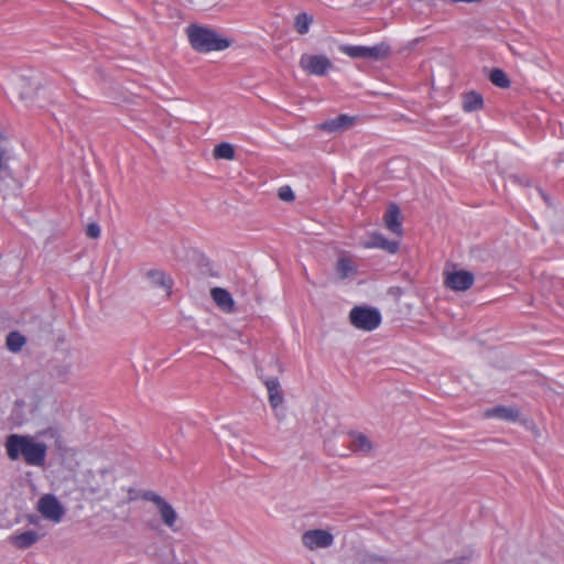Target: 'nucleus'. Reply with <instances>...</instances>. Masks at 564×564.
Returning <instances> with one entry per match:
<instances>
[{
  "label": "nucleus",
  "instance_id": "18",
  "mask_svg": "<svg viewBox=\"0 0 564 564\" xmlns=\"http://www.w3.org/2000/svg\"><path fill=\"white\" fill-rule=\"evenodd\" d=\"M352 122L354 118L347 115H339L334 119L323 122L321 127L323 130L335 132L349 128L352 124Z\"/></svg>",
  "mask_w": 564,
  "mask_h": 564
},
{
  "label": "nucleus",
  "instance_id": "26",
  "mask_svg": "<svg viewBox=\"0 0 564 564\" xmlns=\"http://www.w3.org/2000/svg\"><path fill=\"white\" fill-rule=\"evenodd\" d=\"M340 52L351 58H365L366 59V46L362 45H348L344 44L339 47Z\"/></svg>",
  "mask_w": 564,
  "mask_h": 564
},
{
  "label": "nucleus",
  "instance_id": "28",
  "mask_svg": "<svg viewBox=\"0 0 564 564\" xmlns=\"http://www.w3.org/2000/svg\"><path fill=\"white\" fill-rule=\"evenodd\" d=\"M278 196L280 199L284 202H292L294 200L295 196L290 186H282L279 188Z\"/></svg>",
  "mask_w": 564,
  "mask_h": 564
},
{
  "label": "nucleus",
  "instance_id": "27",
  "mask_svg": "<svg viewBox=\"0 0 564 564\" xmlns=\"http://www.w3.org/2000/svg\"><path fill=\"white\" fill-rule=\"evenodd\" d=\"M70 371L72 365L68 362H62L53 366L51 375L57 380L64 382L67 380L68 376L70 375Z\"/></svg>",
  "mask_w": 564,
  "mask_h": 564
},
{
  "label": "nucleus",
  "instance_id": "16",
  "mask_svg": "<svg viewBox=\"0 0 564 564\" xmlns=\"http://www.w3.org/2000/svg\"><path fill=\"white\" fill-rule=\"evenodd\" d=\"M392 53L391 46L387 42H380L373 46H366V59L383 61L387 59Z\"/></svg>",
  "mask_w": 564,
  "mask_h": 564
},
{
  "label": "nucleus",
  "instance_id": "1",
  "mask_svg": "<svg viewBox=\"0 0 564 564\" xmlns=\"http://www.w3.org/2000/svg\"><path fill=\"white\" fill-rule=\"evenodd\" d=\"M45 438L59 442L61 435L54 427L39 431L35 435L10 434L6 438L4 447L10 460L23 459L28 466L43 467L46 462L48 445Z\"/></svg>",
  "mask_w": 564,
  "mask_h": 564
},
{
  "label": "nucleus",
  "instance_id": "7",
  "mask_svg": "<svg viewBox=\"0 0 564 564\" xmlns=\"http://www.w3.org/2000/svg\"><path fill=\"white\" fill-rule=\"evenodd\" d=\"M37 511L43 518L51 520L55 523L62 521L65 510L58 499L53 495H44L39 499Z\"/></svg>",
  "mask_w": 564,
  "mask_h": 564
},
{
  "label": "nucleus",
  "instance_id": "3",
  "mask_svg": "<svg viewBox=\"0 0 564 564\" xmlns=\"http://www.w3.org/2000/svg\"><path fill=\"white\" fill-rule=\"evenodd\" d=\"M140 498L144 501L153 502L158 509L162 522L170 528L173 532L178 529L175 527L178 516L175 509L159 494L153 490H143Z\"/></svg>",
  "mask_w": 564,
  "mask_h": 564
},
{
  "label": "nucleus",
  "instance_id": "6",
  "mask_svg": "<svg viewBox=\"0 0 564 564\" xmlns=\"http://www.w3.org/2000/svg\"><path fill=\"white\" fill-rule=\"evenodd\" d=\"M475 282V276L467 270H445L444 285L455 292H464L469 290Z\"/></svg>",
  "mask_w": 564,
  "mask_h": 564
},
{
  "label": "nucleus",
  "instance_id": "9",
  "mask_svg": "<svg viewBox=\"0 0 564 564\" xmlns=\"http://www.w3.org/2000/svg\"><path fill=\"white\" fill-rule=\"evenodd\" d=\"M300 66L308 74L323 76L333 67V64L325 55H303Z\"/></svg>",
  "mask_w": 564,
  "mask_h": 564
},
{
  "label": "nucleus",
  "instance_id": "21",
  "mask_svg": "<svg viewBox=\"0 0 564 564\" xmlns=\"http://www.w3.org/2000/svg\"><path fill=\"white\" fill-rule=\"evenodd\" d=\"M351 443L350 448L354 452H361L364 454H368L372 449L371 441L362 433H352L351 434Z\"/></svg>",
  "mask_w": 564,
  "mask_h": 564
},
{
  "label": "nucleus",
  "instance_id": "30",
  "mask_svg": "<svg viewBox=\"0 0 564 564\" xmlns=\"http://www.w3.org/2000/svg\"><path fill=\"white\" fill-rule=\"evenodd\" d=\"M474 555V551L469 550L466 552V554L455 557L453 560H449L447 564H468Z\"/></svg>",
  "mask_w": 564,
  "mask_h": 564
},
{
  "label": "nucleus",
  "instance_id": "2",
  "mask_svg": "<svg viewBox=\"0 0 564 564\" xmlns=\"http://www.w3.org/2000/svg\"><path fill=\"white\" fill-rule=\"evenodd\" d=\"M188 42L194 51L198 53H209L213 51H224L230 46V41L223 37L214 29L189 24L186 28Z\"/></svg>",
  "mask_w": 564,
  "mask_h": 564
},
{
  "label": "nucleus",
  "instance_id": "17",
  "mask_svg": "<svg viewBox=\"0 0 564 564\" xmlns=\"http://www.w3.org/2000/svg\"><path fill=\"white\" fill-rule=\"evenodd\" d=\"M147 276L151 285L162 288L166 291V296H170L172 289V280L163 271L150 270Z\"/></svg>",
  "mask_w": 564,
  "mask_h": 564
},
{
  "label": "nucleus",
  "instance_id": "14",
  "mask_svg": "<svg viewBox=\"0 0 564 564\" xmlns=\"http://www.w3.org/2000/svg\"><path fill=\"white\" fill-rule=\"evenodd\" d=\"M264 386L268 390L270 405L272 409H276L284 400L278 378L265 379Z\"/></svg>",
  "mask_w": 564,
  "mask_h": 564
},
{
  "label": "nucleus",
  "instance_id": "15",
  "mask_svg": "<svg viewBox=\"0 0 564 564\" xmlns=\"http://www.w3.org/2000/svg\"><path fill=\"white\" fill-rule=\"evenodd\" d=\"M39 534L33 530L24 531L19 534H13L9 538L11 544H13L19 550H26L31 547L39 541Z\"/></svg>",
  "mask_w": 564,
  "mask_h": 564
},
{
  "label": "nucleus",
  "instance_id": "8",
  "mask_svg": "<svg viewBox=\"0 0 564 564\" xmlns=\"http://www.w3.org/2000/svg\"><path fill=\"white\" fill-rule=\"evenodd\" d=\"M301 541L305 547L313 551L316 549H326L334 543V536L330 532L323 529L305 531Z\"/></svg>",
  "mask_w": 564,
  "mask_h": 564
},
{
  "label": "nucleus",
  "instance_id": "10",
  "mask_svg": "<svg viewBox=\"0 0 564 564\" xmlns=\"http://www.w3.org/2000/svg\"><path fill=\"white\" fill-rule=\"evenodd\" d=\"M485 417H496L507 422H516L520 417V410L517 406L497 405L487 409L484 414Z\"/></svg>",
  "mask_w": 564,
  "mask_h": 564
},
{
  "label": "nucleus",
  "instance_id": "12",
  "mask_svg": "<svg viewBox=\"0 0 564 564\" xmlns=\"http://www.w3.org/2000/svg\"><path fill=\"white\" fill-rule=\"evenodd\" d=\"M384 225L392 232L398 236L402 235V223L400 219V208L395 204H391L384 214Z\"/></svg>",
  "mask_w": 564,
  "mask_h": 564
},
{
  "label": "nucleus",
  "instance_id": "25",
  "mask_svg": "<svg viewBox=\"0 0 564 564\" xmlns=\"http://www.w3.org/2000/svg\"><path fill=\"white\" fill-rule=\"evenodd\" d=\"M313 22V17L302 12L295 17L294 28L300 34H306L310 30V25Z\"/></svg>",
  "mask_w": 564,
  "mask_h": 564
},
{
  "label": "nucleus",
  "instance_id": "22",
  "mask_svg": "<svg viewBox=\"0 0 564 564\" xmlns=\"http://www.w3.org/2000/svg\"><path fill=\"white\" fill-rule=\"evenodd\" d=\"M213 155L217 160H234L236 152L232 144L228 142H221L214 148Z\"/></svg>",
  "mask_w": 564,
  "mask_h": 564
},
{
  "label": "nucleus",
  "instance_id": "11",
  "mask_svg": "<svg viewBox=\"0 0 564 564\" xmlns=\"http://www.w3.org/2000/svg\"><path fill=\"white\" fill-rule=\"evenodd\" d=\"M366 248H378L382 249L391 254L399 250V242L387 239L382 234H371L369 240L364 243Z\"/></svg>",
  "mask_w": 564,
  "mask_h": 564
},
{
  "label": "nucleus",
  "instance_id": "31",
  "mask_svg": "<svg viewBox=\"0 0 564 564\" xmlns=\"http://www.w3.org/2000/svg\"><path fill=\"white\" fill-rule=\"evenodd\" d=\"M86 235L87 237L91 239H97L100 236V227L96 223H91L86 228Z\"/></svg>",
  "mask_w": 564,
  "mask_h": 564
},
{
  "label": "nucleus",
  "instance_id": "5",
  "mask_svg": "<svg viewBox=\"0 0 564 564\" xmlns=\"http://www.w3.org/2000/svg\"><path fill=\"white\" fill-rule=\"evenodd\" d=\"M4 140L0 132V143ZM7 151L0 145V192L4 195L13 193L20 188V183L14 178L12 171L8 164Z\"/></svg>",
  "mask_w": 564,
  "mask_h": 564
},
{
  "label": "nucleus",
  "instance_id": "23",
  "mask_svg": "<svg viewBox=\"0 0 564 564\" xmlns=\"http://www.w3.org/2000/svg\"><path fill=\"white\" fill-rule=\"evenodd\" d=\"M25 337L18 332H11L6 339L8 349L12 352H18L25 345Z\"/></svg>",
  "mask_w": 564,
  "mask_h": 564
},
{
  "label": "nucleus",
  "instance_id": "4",
  "mask_svg": "<svg viewBox=\"0 0 564 564\" xmlns=\"http://www.w3.org/2000/svg\"><path fill=\"white\" fill-rule=\"evenodd\" d=\"M350 323L358 329L373 330L381 323V314L377 308L355 306L349 313Z\"/></svg>",
  "mask_w": 564,
  "mask_h": 564
},
{
  "label": "nucleus",
  "instance_id": "20",
  "mask_svg": "<svg viewBox=\"0 0 564 564\" xmlns=\"http://www.w3.org/2000/svg\"><path fill=\"white\" fill-rule=\"evenodd\" d=\"M336 274L340 280H345L357 273V268L348 257H340L335 264Z\"/></svg>",
  "mask_w": 564,
  "mask_h": 564
},
{
  "label": "nucleus",
  "instance_id": "19",
  "mask_svg": "<svg viewBox=\"0 0 564 564\" xmlns=\"http://www.w3.org/2000/svg\"><path fill=\"white\" fill-rule=\"evenodd\" d=\"M484 108V98L482 96L475 91H468L463 95V109L466 112L477 111Z\"/></svg>",
  "mask_w": 564,
  "mask_h": 564
},
{
  "label": "nucleus",
  "instance_id": "24",
  "mask_svg": "<svg viewBox=\"0 0 564 564\" xmlns=\"http://www.w3.org/2000/svg\"><path fill=\"white\" fill-rule=\"evenodd\" d=\"M490 82L499 88H509L510 79L507 74L500 68H494L489 75Z\"/></svg>",
  "mask_w": 564,
  "mask_h": 564
},
{
  "label": "nucleus",
  "instance_id": "29",
  "mask_svg": "<svg viewBox=\"0 0 564 564\" xmlns=\"http://www.w3.org/2000/svg\"><path fill=\"white\" fill-rule=\"evenodd\" d=\"M386 564L387 560L376 554H366L362 557V564Z\"/></svg>",
  "mask_w": 564,
  "mask_h": 564
},
{
  "label": "nucleus",
  "instance_id": "13",
  "mask_svg": "<svg viewBox=\"0 0 564 564\" xmlns=\"http://www.w3.org/2000/svg\"><path fill=\"white\" fill-rule=\"evenodd\" d=\"M212 299L224 312L231 313L235 310V301L231 294L221 288H214L210 291Z\"/></svg>",
  "mask_w": 564,
  "mask_h": 564
}]
</instances>
